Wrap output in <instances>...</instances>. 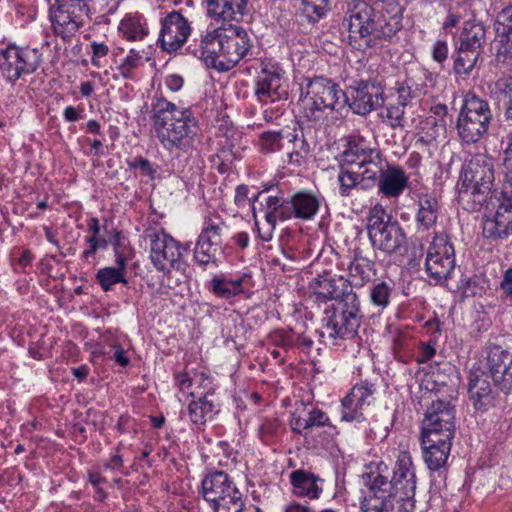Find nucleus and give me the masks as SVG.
I'll return each instance as SVG.
<instances>
[{
  "instance_id": "nucleus-1",
  "label": "nucleus",
  "mask_w": 512,
  "mask_h": 512,
  "mask_svg": "<svg viewBox=\"0 0 512 512\" xmlns=\"http://www.w3.org/2000/svg\"><path fill=\"white\" fill-rule=\"evenodd\" d=\"M336 159L342 197H351L354 191H367L377 185L383 196L398 198L409 185V176L403 168L387 165L383 169L380 149L363 137H350Z\"/></svg>"
},
{
  "instance_id": "nucleus-2",
  "label": "nucleus",
  "mask_w": 512,
  "mask_h": 512,
  "mask_svg": "<svg viewBox=\"0 0 512 512\" xmlns=\"http://www.w3.org/2000/svg\"><path fill=\"white\" fill-rule=\"evenodd\" d=\"M363 478L370 494L360 502L362 512L415 511L416 474L409 452H399L392 470L380 462Z\"/></svg>"
},
{
  "instance_id": "nucleus-3",
  "label": "nucleus",
  "mask_w": 512,
  "mask_h": 512,
  "mask_svg": "<svg viewBox=\"0 0 512 512\" xmlns=\"http://www.w3.org/2000/svg\"><path fill=\"white\" fill-rule=\"evenodd\" d=\"M343 26L348 29L349 44L360 51L376 48L391 41L402 28V7L395 2L368 3L354 1Z\"/></svg>"
},
{
  "instance_id": "nucleus-4",
  "label": "nucleus",
  "mask_w": 512,
  "mask_h": 512,
  "mask_svg": "<svg viewBox=\"0 0 512 512\" xmlns=\"http://www.w3.org/2000/svg\"><path fill=\"white\" fill-rule=\"evenodd\" d=\"M153 128L160 143L168 150L183 152L200 142V126L190 108H179L162 96L151 104Z\"/></svg>"
},
{
  "instance_id": "nucleus-5",
  "label": "nucleus",
  "mask_w": 512,
  "mask_h": 512,
  "mask_svg": "<svg viewBox=\"0 0 512 512\" xmlns=\"http://www.w3.org/2000/svg\"><path fill=\"white\" fill-rule=\"evenodd\" d=\"M251 41L241 26L223 25L201 35L199 47L192 53L219 72L234 68L250 51Z\"/></svg>"
},
{
  "instance_id": "nucleus-6",
  "label": "nucleus",
  "mask_w": 512,
  "mask_h": 512,
  "mask_svg": "<svg viewBox=\"0 0 512 512\" xmlns=\"http://www.w3.org/2000/svg\"><path fill=\"white\" fill-rule=\"evenodd\" d=\"M460 181L459 199L471 202V210H477L493 196H499L495 188L494 159L487 154L472 155L462 168Z\"/></svg>"
},
{
  "instance_id": "nucleus-7",
  "label": "nucleus",
  "mask_w": 512,
  "mask_h": 512,
  "mask_svg": "<svg viewBox=\"0 0 512 512\" xmlns=\"http://www.w3.org/2000/svg\"><path fill=\"white\" fill-rule=\"evenodd\" d=\"M343 90L329 78L316 76L308 79L299 104L302 117L312 124L323 123L329 114L344 106Z\"/></svg>"
},
{
  "instance_id": "nucleus-8",
  "label": "nucleus",
  "mask_w": 512,
  "mask_h": 512,
  "mask_svg": "<svg viewBox=\"0 0 512 512\" xmlns=\"http://www.w3.org/2000/svg\"><path fill=\"white\" fill-rule=\"evenodd\" d=\"M362 317L358 296L356 293H348L324 310V334L333 344H338L339 340H351L358 333Z\"/></svg>"
},
{
  "instance_id": "nucleus-9",
  "label": "nucleus",
  "mask_w": 512,
  "mask_h": 512,
  "mask_svg": "<svg viewBox=\"0 0 512 512\" xmlns=\"http://www.w3.org/2000/svg\"><path fill=\"white\" fill-rule=\"evenodd\" d=\"M367 232L372 247L388 255L398 253L406 246L407 237L402 225L381 205L370 210Z\"/></svg>"
},
{
  "instance_id": "nucleus-10",
  "label": "nucleus",
  "mask_w": 512,
  "mask_h": 512,
  "mask_svg": "<svg viewBox=\"0 0 512 512\" xmlns=\"http://www.w3.org/2000/svg\"><path fill=\"white\" fill-rule=\"evenodd\" d=\"M491 120L492 111L488 101L468 92L457 117L458 136L466 144L477 143L488 132Z\"/></svg>"
},
{
  "instance_id": "nucleus-11",
  "label": "nucleus",
  "mask_w": 512,
  "mask_h": 512,
  "mask_svg": "<svg viewBox=\"0 0 512 512\" xmlns=\"http://www.w3.org/2000/svg\"><path fill=\"white\" fill-rule=\"evenodd\" d=\"M385 84L383 79L375 77L366 80H354L343 91V104L358 115L365 116L384 104Z\"/></svg>"
},
{
  "instance_id": "nucleus-12",
  "label": "nucleus",
  "mask_w": 512,
  "mask_h": 512,
  "mask_svg": "<svg viewBox=\"0 0 512 512\" xmlns=\"http://www.w3.org/2000/svg\"><path fill=\"white\" fill-rule=\"evenodd\" d=\"M90 0H56L50 8V20L56 35L69 40L84 24Z\"/></svg>"
},
{
  "instance_id": "nucleus-13",
  "label": "nucleus",
  "mask_w": 512,
  "mask_h": 512,
  "mask_svg": "<svg viewBox=\"0 0 512 512\" xmlns=\"http://www.w3.org/2000/svg\"><path fill=\"white\" fill-rule=\"evenodd\" d=\"M455 434V407L450 401L433 400L422 421L421 435L427 442L435 438L453 439Z\"/></svg>"
},
{
  "instance_id": "nucleus-14",
  "label": "nucleus",
  "mask_w": 512,
  "mask_h": 512,
  "mask_svg": "<svg viewBox=\"0 0 512 512\" xmlns=\"http://www.w3.org/2000/svg\"><path fill=\"white\" fill-rule=\"evenodd\" d=\"M426 272L435 284L446 281L455 268V250L448 235H435L430 243L426 262Z\"/></svg>"
},
{
  "instance_id": "nucleus-15",
  "label": "nucleus",
  "mask_w": 512,
  "mask_h": 512,
  "mask_svg": "<svg viewBox=\"0 0 512 512\" xmlns=\"http://www.w3.org/2000/svg\"><path fill=\"white\" fill-rule=\"evenodd\" d=\"M282 82V69L279 65L269 60L262 61L254 89L258 102L263 106L285 102L287 91L282 86Z\"/></svg>"
},
{
  "instance_id": "nucleus-16",
  "label": "nucleus",
  "mask_w": 512,
  "mask_h": 512,
  "mask_svg": "<svg viewBox=\"0 0 512 512\" xmlns=\"http://www.w3.org/2000/svg\"><path fill=\"white\" fill-rule=\"evenodd\" d=\"M191 31L188 19L180 11L173 10L160 19L157 42L163 51L173 53L186 43Z\"/></svg>"
},
{
  "instance_id": "nucleus-17",
  "label": "nucleus",
  "mask_w": 512,
  "mask_h": 512,
  "mask_svg": "<svg viewBox=\"0 0 512 512\" xmlns=\"http://www.w3.org/2000/svg\"><path fill=\"white\" fill-rule=\"evenodd\" d=\"M150 238V258L158 271L174 267L189 250L188 244L184 246L164 232L153 233Z\"/></svg>"
},
{
  "instance_id": "nucleus-18",
  "label": "nucleus",
  "mask_w": 512,
  "mask_h": 512,
  "mask_svg": "<svg viewBox=\"0 0 512 512\" xmlns=\"http://www.w3.org/2000/svg\"><path fill=\"white\" fill-rule=\"evenodd\" d=\"M487 372L494 386L505 394L512 391V353L499 345L487 347Z\"/></svg>"
},
{
  "instance_id": "nucleus-19",
  "label": "nucleus",
  "mask_w": 512,
  "mask_h": 512,
  "mask_svg": "<svg viewBox=\"0 0 512 512\" xmlns=\"http://www.w3.org/2000/svg\"><path fill=\"white\" fill-rule=\"evenodd\" d=\"M490 379L489 374L480 368L469 373L468 394L476 411L484 413L496 406L498 393L493 389Z\"/></svg>"
},
{
  "instance_id": "nucleus-20",
  "label": "nucleus",
  "mask_w": 512,
  "mask_h": 512,
  "mask_svg": "<svg viewBox=\"0 0 512 512\" xmlns=\"http://www.w3.org/2000/svg\"><path fill=\"white\" fill-rule=\"evenodd\" d=\"M375 392L374 385L369 383L356 384L350 393L342 399L341 419L347 422H362L364 416L362 407L370 404Z\"/></svg>"
},
{
  "instance_id": "nucleus-21",
  "label": "nucleus",
  "mask_w": 512,
  "mask_h": 512,
  "mask_svg": "<svg viewBox=\"0 0 512 512\" xmlns=\"http://www.w3.org/2000/svg\"><path fill=\"white\" fill-rule=\"evenodd\" d=\"M310 288L313 293L323 299H336L344 298L348 293H354L352 287L349 285L348 280L343 277H335L329 273L318 275L310 283Z\"/></svg>"
},
{
  "instance_id": "nucleus-22",
  "label": "nucleus",
  "mask_w": 512,
  "mask_h": 512,
  "mask_svg": "<svg viewBox=\"0 0 512 512\" xmlns=\"http://www.w3.org/2000/svg\"><path fill=\"white\" fill-rule=\"evenodd\" d=\"M290 219L304 221L313 219L320 208V197L311 191H299L289 199Z\"/></svg>"
},
{
  "instance_id": "nucleus-23",
  "label": "nucleus",
  "mask_w": 512,
  "mask_h": 512,
  "mask_svg": "<svg viewBox=\"0 0 512 512\" xmlns=\"http://www.w3.org/2000/svg\"><path fill=\"white\" fill-rule=\"evenodd\" d=\"M265 205V220L270 225V230L262 234L259 227H257V229L261 240L270 241L272 239V231L276 227L277 220H290L289 199H285L282 195H269L265 199Z\"/></svg>"
},
{
  "instance_id": "nucleus-24",
  "label": "nucleus",
  "mask_w": 512,
  "mask_h": 512,
  "mask_svg": "<svg viewBox=\"0 0 512 512\" xmlns=\"http://www.w3.org/2000/svg\"><path fill=\"white\" fill-rule=\"evenodd\" d=\"M434 440L435 442H427L424 435H421L425 463L430 470L437 471L447 462L452 446V439L436 437Z\"/></svg>"
},
{
  "instance_id": "nucleus-25",
  "label": "nucleus",
  "mask_w": 512,
  "mask_h": 512,
  "mask_svg": "<svg viewBox=\"0 0 512 512\" xmlns=\"http://www.w3.org/2000/svg\"><path fill=\"white\" fill-rule=\"evenodd\" d=\"M289 425L293 433L306 437L307 432L314 427L330 425V420L324 411L313 407L309 410L304 409L301 414L293 413Z\"/></svg>"
},
{
  "instance_id": "nucleus-26",
  "label": "nucleus",
  "mask_w": 512,
  "mask_h": 512,
  "mask_svg": "<svg viewBox=\"0 0 512 512\" xmlns=\"http://www.w3.org/2000/svg\"><path fill=\"white\" fill-rule=\"evenodd\" d=\"M213 389L197 395V400H192L188 405V415L191 422L197 426H204L207 421L212 420L218 413L217 406L214 403Z\"/></svg>"
},
{
  "instance_id": "nucleus-27",
  "label": "nucleus",
  "mask_w": 512,
  "mask_h": 512,
  "mask_svg": "<svg viewBox=\"0 0 512 512\" xmlns=\"http://www.w3.org/2000/svg\"><path fill=\"white\" fill-rule=\"evenodd\" d=\"M249 0H207L208 14L223 21L240 20L247 11Z\"/></svg>"
},
{
  "instance_id": "nucleus-28",
  "label": "nucleus",
  "mask_w": 512,
  "mask_h": 512,
  "mask_svg": "<svg viewBox=\"0 0 512 512\" xmlns=\"http://www.w3.org/2000/svg\"><path fill=\"white\" fill-rule=\"evenodd\" d=\"M320 481L321 479L317 475L301 469L290 474L294 493L300 497L318 499L322 492V488L318 485Z\"/></svg>"
},
{
  "instance_id": "nucleus-29",
  "label": "nucleus",
  "mask_w": 512,
  "mask_h": 512,
  "mask_svg": "<svg viewBox=\"0 0 512 512\" xmlns=\"http://www.w3.org/2000/svg\"><path fill=\"white\" fill-rule=\"evenodd\" d=\"M417 205L416 222L424 230H428L437 222L440 203L434 195L430 193H420L418 194Z\"/></svg>"
},
{
  "instance_id": "nucleus-30",
  "label": "nucleus",
  "mask_w": 512,
  "mask_h": 512,
  "mask_svg": "<svg viewBox=\"0 0 512 512\" xmlns=\"http://www.w3.org/2000/svg\"><path fill=\"white\" fill-rule=\"evenodd\" d=\"M486 40V28L482 22L475 19L464 22L459 35V45L481 53Z\"/></svg>"
},
{
  "instance_id": "nucleus-31",
  "label": "nucleus",
  "mask_w": 512,
  "mask_h": 512,
  "mask_svg": "<svg viewBox=\"0 0 512 512\" xmlns=\"http://www.w3.org/2000/svg\"><path fill=\"white\" fill-rule=\"evenodd\" d=\"M282 152L286 155V160L283 159V162H287L294 166H300L309 153V145L303 135L298 136L297 134L287 131L286 141Z\"/></svg>"
},
{
  "instance_id": "nucleus-32",
  "label": "nucleus",
  "mask_w": 512,
  "mask_h": 512,
  "mask_svg": "<svg viewBox=\"0 0 512 512\" xmlns=\"http://www.w3.org/2000/svg\"><path fill=\"white\" fill-rule=\"evenodd\" d=\"M19 65L21 77L34 73L42 62V53L37 48L20 47L12 44Z\"/></svg>"
},
{
  "instance_id": "nucleus-33",
  "label": "nucleus",
  "mask_w": 512,
  "mask_h": 512,
  "mask_svg": "<svg viewBox=\"0 0 512 512\" xmlns=\"http://www.w3.org/2000/svg\"><path fill=\"white\" fill-rule=\"evenodd\" d=\"M415 345L413 332L410 328H397L392 335V350L395 358L406 362Z\"/></svg>"
},
{
  "instance_id": "nucleus-34",
  "label": "nucleus",
  "mask_w": 512,
  "mask_h": 512,
  "mask_svg": "<svg viewBox=\"0 0 512 512\" xmlns=\"http://www.w3.org/2000/svg\"><path fill=\"white\" fill-rule=\"evenodd\" d=\"M374 266L373 261L362 256H355L348 268L351 279L349 285L351 287L352 285L363 286L365 282L375 275Z\"/></svg>"
},
{
  "instance_id": "nucleus-35",
  "label": "nucleus",
  "mask_w": 512,
  "mask_h": 512,
  "mask_svg": "<svg viewBox=\"0 0 512 512\" xmlns=\"http://www.w3.org/2000/svg\"><path fill=\"white\" fill-rule=\"evenodd\" d=\"M233 483L229 475L224 471H214L205 476L202 480V495L209 503L215 500L217 493L226 485Z\"/></svg>"
},
{
  "instance_id": "nucleus-36",
  "label": "nucleus",
  "mask_w": 512,
  "mask_h": 512,
  "mask_svg": "<svg viewBox=\"0 0 512 512\" xmlns=\"http://www.w3.org/2000/svg\"><path fill=\"white\" fill-rule=\"evenodd\" d=\"M441 6L445 9L447 16L442 23L445 31L458 25L461 19L467 16L469 4L464 0H442Z\"/></svg>"
},
{
  "instance_id": "nucleus-37",
  "label": "nucleus",
  "mask_w": 512,
  "mask_h": 512,
  "mask_svg": "<svg viewBox=\"0 0 512 512\" xmlns=\"http://www.w3.org/2000/svg\"><path fill=\"white\" fill-rule=\"evenodd\" d=\"M283 424L276 416H266L260 419L257 435L262 443L271 445L281 436Z\"/></svg>"
},
{
  "instance_id": "nucleus-38",
  "label": "nucleus",
  "mask_w": 512,
  "mask_h": 512,
  "mask_svg": "<svg viewBox=\"0 0 512 512\" xmlns=\"http://www.w3.org/2000/svg\"><path fill=\"white\" fill-rule=\"evenodd\" d=\"M0 72L2 77L12 84L21 78L12 44L0 50Z\"/></svg>"
},
{
  "instance_id": "nucleus-39",
  "label": "nucleus",
  "mask_w": 512,
  "mask_h": 512,
  "mask_svg": "<svg viewBox=\"0 0 512 512\" xmlns=\"http://www.w3.org/2000/svg\"><path fill=\"white\" fill-rule=\"evenodd\" d=\"M208 238L199 235L194 248V259L204 269L209 263L216 264V254L220 250L219 244H214Z\"/></svg>"
},
{
  "instance_id": "nucleus-40",
  "label": "nucleus",
  "mask_w": 512,
  "mask_h": 512,
  "mask_svg": "<svg viewBox=\"0 0 512 512\" xmlns=\"http://www.w3.org/2000/svg\"><path fill=\"white\" fill-rule=\"evenodd\" d=\"M242 282L241 278L228 280L224 277L216 276L211 280L209 289L214 295L229 299L243 291Z\"/></svg>"
},
{
  "instance_id": "nucleus-41",
  "label": "nucleus",
  "mask_w": 512,
  "mask_h": 512,
  "mask_svg": "<svg viewBox=\"0 0 512 512\" xmlns=\"http://www.w3.org/2000/svg\"><path fill=\"white\" fill-rule=\"evenodd\" d=\"M126 266L105 267L97 271L96 280L104 291H109L118 283L127 284L125 277Z\"/></svg>"
},
{
  "instance_id": "nucleus-42",
  "label": "nucleus",
  "mask_w": 512,
  "mask_h": 512,
  "mask_svg": "<svg viewBox=\"0 0 512 512\" xmlns=\"http://www.w3.org/2000/svg\"><path fill=\"white\" fill-rule=\"evenodd\" d=\"M286 134V130H270L261 133L259 136V147L261 152L269 154L283 151Z\"/></svg>"
},
{
  "instance_id": "nucleus-43",
  "label": "nucleus",
  "mask_w": 512,
  "mask_h": 512,
  "mask_svg": "<svg viewBox=\"0 0 512 512\" xmlns=\"http://www.w3.org/2000/svg\"><path fill=\"white\" fill-rule=\"evenodd\" d=\"M497 98L504 107V116L512 120V74L503 76L495 82Z\"/></svg>"
},
{
  "instance_id": "nucleus-44",
  "label": "nucleus",
  "mask_w": 512,
  "mask_h": 512,
  "mask_svg": "<svg viewBox=\"0 0 512 512\" xmlns=\"http://www.w3.org/2000/svg\"><path fill=\"white\" fill-rule=\"evenodd\" d=\"M480 54V52L471 49L468 50L462 45H459L457 57L454 60L455 73L459 75L470 74L477 63Z\"/></svg>"
},
{
  "instance_id": "nucleus-45",
  "label": "nucleus",
  "mask_w": 512,
  "mask_h": 512,
  "mask_svg": "<svg viewBox=\"0 0 512 512\" xmlns=\"http://www.w3.org/2000/svg\"><path fill=\"white\" fill-rule=\"evenodd\" d=\"M113 249L115 253L116 265L126 266L128 260L133 257V248L130 246L129 240L121 231L115 230L113 235Z\"/></svg>"
},
{
  "instance_id": "nucleus-46",
  "label": "nucleus",
  "mask_w": 512,
  "mask_h": 512,
  "mask_svg": "<svg viewBox=\"0 0 512 512\" xmlns=\"http://www.w3.org/2000/svg\"><path fill=\"white\" fill-rule=\"evenodd\" d=\"M393 292V285L380 281L373 285L370 291V300L373 305L383 310L390 304V297Z\"/></svg>"
},
{
  "instance_id": "nucleus-47",
  "label": "nucleus",
  "mask_w": 512,
  "mask_h": 512,
  "mask_svg": "<svg viewBox=\"0 0 512 512\" xmlns=\"http://www.w3.org/2000/svg\"><path fill=\"white\" fill-rule=\"evenodd\" d=\"M302 5L309 22L316 23L329 11L330 0H302Z\"/></svg>"
},
{
  "instance_id": "nucleus-48",
  "label": "nucleus",
  "mask_w": 512,
  "mask_h": 512,
  "mask_svg": "<svg viewBox=\"0 0 512 512\" xmlns=\"http://www.w3.org/2000/svg\"><path fill=\"white\" fill-rule=\"evenodd\" d=\"M229 497L223 499L222 501H218L217 504H212V509L214 512H243L245 507V501L243 499V494L237 488L232 492V494L228 495Z\"/></svg>"
},
{
  "instance_id": "nucleus-49",
  "label": "nucleus",
  "mask_w": 512,
  "mask_h": 512,
  "mask_svg": "<svg viewBox=\"0 0 512 512\" xmlns=\"http://www.w3.org/2000/svg\"><path fill=\"white\" fill-rule=\"evenodd\" d=\"M120 31L129 41L142 40L148 35V28L138 19H124L120 23Z\"/></svg>"
},
{
  "instance_id": "nucleus-50",
  "label": "nucleus",
  "mask_w": 512,
  "mask_h": 512,
  "mask_svg": "<svg viewBox=\"0 0 512 512\" xmlns=\"http://www.w3.org/2000/svg\"><path fill=\"white\" fill-rule=\"evenodd\" d=\"M175 382L180 391L184 393H188L191 397H197L201 392L190 391L194 383H199V386L208 380L207 377H204L203 373L195 374L193 377L186 371L176 372L174 374Z\"/></svg>"
},
{
  "instance_id": "nucleus-51",
  "label": "nucleus",
  "mask_w": 512,
  "mask_h": 512,
  "mask_svg": "<svg viewBox=\"0 0 512 512\" xmlns=\"http://www.w3.org/2000/svg\"><path fill=\"white\" fill-rule=\"evenodd\" d=\"M496 59L501 63H508L512 59V33L496 31Z\"/></svg>"
},
{
  "instance_id": "nucleus-52",
  "label": "nucleus",
  "mask_w": 512,
  "mask_h": 512,
  "mask_svg": "<svg viewBox=\"0 0 512 512\" xmlns=\"http://www.w3.org/2000/svg\"><path fill=\"white\" fill-rule=\"evenodd\" d=\"M142 65V55L131 49L129 54L117 66L119 74L124 79H134V71Z\"/></svg>"
},
{
  "instance_id": "nucleus-53",
  "label": "nucleus",
  "mask_w": 512,
  "mask_h": 512,
  "mask_svg": "<svg viewBox=\"0 0 512 512\" xmlns=\"http://www.w3.org/2000/svg\"><path fill=\"white\" fill-rule=\"evenodd\" d=\"M225 228V223L220 218L208 217L205 219L203 229L200 233L204 238H208L214 244H222V232Z\"/></svg>"
},
{
  "instance_id": "nucleus-54",
  "label": "nucleus",
  "mask_w": 512,
  "mask_h": 512,
  "mask_svg": "<svg viewBox=\"0 0 512 512\" xmlns=\"http://www.w3.org/2000/svg\"><path fill=\"white\" fill-rule=\"evenodd\" d=\"M414 86L415 84L411 78L396 84L397 100L402 107H406L412 99L419 96V89Z\"/></svg>"
},
{
  "instance_id": "nucleus-55",
  "label": "nucleus",
  "mask_w": 512,
  "mask_h": 512,
  "mask_svg": "<svg viewBox=\"0 0 512 512\" xmlns=\"http://www.w3.org/2000/svg\"><path fill=\"white\" fill-rule=\"evenodd\" d=\"M250 189L247 185L241 184L238 185L235 191V204L238 207H244L247 201L252 203V214L253 218L256 219V208L254 207V203L258 201L264 195V191H260L255 195L249 197ZM255 226L258 227V222L255 220Z\"/></svg>"
},
{
  "instance_id": "nucleus-56",
  "label": "nucleus",
  "mask_w": 512,
  "mask_h": 512,
  "mask_svg": "<svg viewBox=\"0 0 512 512\" xmlns=\"http://www.w3.org/2000/svg\"><path fill=\"white\" fill-rule=\"evenodd\" d=\"M283 105L284 102L269 104L267 106L262 105V117L257 121H254L252 125L261 127L264 124L272 123L273 121L277 120L283 113Z\"/></svg>"
},
{
  "instance_id": "nucleus-57",
  "label": "nucleus",
  "mask_w": 512,
  "mask_h": 512,
  "mask_svg": "<svg viewBox=\"0 0 512 512\" xmlns=\"http://www.w3.org/2000/svg\"><path fill=\"white\" fill-rule=\"evenodd\" d=\"M128 166L131 169H139L142 174L154 180L157 173V166L153 165L148 159L138 156L133 160L127 161Z\"/></svg>"
},
{
  "instance_id": "nucleus-58",
  "label": "nucleus",
  "mask_w": 512,
  "mask_h": 512,
  "mask_svg": "<svg viewBox=\"0 0 512 512\" xmlns=\"http://www.w3.org/2000/svg\"><path fill=\"white\" fill-rule=\"evenodd\" d=\"M495 30L512 33V5L503 8L496 16Z\"/></svg>"
},
{
  "instance_id": "nucleus-59",
  "label": "nucleus",
  "mask_w": 512,
  "mask_h": 512,
  "mask_svg": "<svg viewBox=\"0 0 512 512\" xmlns=\"http://www.w3.org/2000/svg\"><path fill=\"white\" fill-rule=\"evenodd\" d=\"M503 165L505 168L504 184L502 190L499 192V195L512 198V156L505 155Z\"/></svg>"
},
{
  "instance_id": "nucleus-60",
  "label": "nucleus",
  "mask_w": 512,
  "mask_h": 512,
  "mask_svg": "<svg viewBox=\"0 0 512 512\" xmlns=\"http://www.w3.org/2000/svg\"><path fill=\"white\" fill-rule=\"evenodd\" d=\"M430 112L433 114L426 118V124L431 125L433 127L438 126V122H440V126L444 129L445 121L444 117L448 113V108L445 104H435L431 106Z\"/></svg>"
},
{
  "instance_id": "nucleus-61",
  "label": "nucleus",
  "mask_w": 512,
  "mask_h": 512,
  "mask_svg": "<svg viewBox=\"0 0 512 512\" xmlns=\"http://www.w3.org/2000/svg\"><path fill=\"white\" fill-rule=\"evenodd\" d=\"M271 342L284 349H289L295 346V340L290 332L284 330H276L270 334Z\"/></svg>"
},
{
  "instance_id": "nucleus-62",
  "label": "nucleus",
  "mask_w": 512,
  "mask_h": 512,
  "mask_svg": "<svg viewBox=\"0 0 512 512\" xmlns=\"http://www.w3.org/2000/svg\"><path fill=\"white\" fill-rule=\"evenodd\" d=\"M404 108L402 105L397 103V105L389 104L386 107V117L391 121V127H403V119H404Z\"/></svg>"
},
{
  "instance_id": "nucleus-63",
  "label": "nucleus",
  "mask_w": 512,
  "mask_h": 512,
  "mask_svg": "<svg viewBox=\"0 0 512 512\" xmlns=\"http://www.w3.org/2000/svg\"><path fill=\"white\" fill-rule=\"evenodd\" d=\"M90 46L92 49L91 63L93 66L100 68L102 66L100 60L108 55L109 48L106 44L96 41L92 42Z\"/></svg>"
},
{
  "instance_id": "nucleus-64",
  "label": "nucleus",
  "mask_w": 512,
  "mask_h": 512,
  "mask_svg": "<svg viewBox=\"0 0 512 512\" xmlns=\"http://www.w3.org/2000/svg\"><path fill=\"white\" fill-rule=\"evenodd\" d=\"M436 353V349L434 345L431 343L420 342L419 343V351L416 356V361L420 364H424L430 361Z\"/></svg>"
}]
</instances>
